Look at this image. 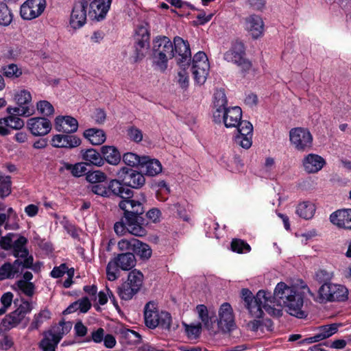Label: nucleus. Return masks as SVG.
<instances>
[{"mask_svg":"<svg viewBox=\"0 0 351 351\" xmlns=\"http://www.w3.org/2000/svg\"><path fill=\"white\" fill-rule=\"evenodd\" d=\"M305 293L301 289L295 286H288L284 282H280L276 286L274 294L264 290L257 292L254 296L252 291L243 288L241 291V298L252 317H263V308L268 311L271 309L270 304H277L287 308V312L298 318L306 317L307 314L302 311Z\"/></svg>","mask_w":351,"mask_h":351,"instance_id":"obj_1","label":"nucleus"},{"mask_svg":"<svg viewBox=\"0 0 351 351\" xmlns=\"http://www.w3.org/2000/svg\"><path fill=\"white\" fill-rule=\"evenodd\" d=\"M152 56L154 65L164 72L169 60L174 57L173 43L167 36H157L154 39Z\"/></svg>","mask_w":351,"mask_h":351,"instance_id":"obj_2","label":"nucleus"},{"mask_svg":"<svg viewBox=\"0 0 351 351\" xmlns=\"http://www.w3.org/2000/svg\"><path fill=\"white\" fill-rule=\"evenodd\" d=\"M144 319L147 327L154 329L160 327L169 330L171 324V315L167 311L159 312L157 304L153 301L147 302L144 308Z\"/></svg>","mask_w":351,"mask_h":351,"instance_id":"obj_3","label":"nucleus"},{"mask_svg":"<svg viewBox=\"0 0 351 351\" xmlns=\"http://www.w3.org/2000/svg\"><path fill=\"white\" fill-rule=\"evenodd\" d=\"M136 260L133 253L127 252L117 254L106 266V276L110 281L117 280L120 275V270L130 271L135 267Z\"/></svg>","mask_w":351,"mask_h":351,"instance_id":"obj_4","label":"nucleus"},{"mask_svg":"<svg viewBox=\"0 0 351 351\" xmlns=\"http://www.w3.org/2000/svg\"><path fill=\"white\" fill-rule=\"evenodd\" d=\"M96 191L100 193L99 196L112 199L121 198V200H126L134 195L133 191L128 188L119 178H109L104 187L99 186Z\"/></svg>","mask_w":351,"mask_h":351,"instance_id":"obj_5","label":"nucleus"},{"mask_svg":"<svg viewBox=\"0 0 351 351\" xmlns=\"http://www.w3.org/2000/svg\"><path fill=\"white\" fill-rule=\"evenodd\" d=\"M245 48L241 41L236 40L231 47L223 54V58L227 62H232L240 67L242 73H248L252 68V62L245 58Z\"/></svg>","mask_w":351,"mask_h":351,"instance_id":"obj_6","label":"nucleus"},{"mask_svg":"<svg viewBox=\"0 0 351 351\" xmlns=\"http://www.w3.org/2000/svg\"><path fill=\"white\" fill-rule=\"evenodd\" d=\"M143 274L136 269L131 271L125 282L118 287L117 293L123 300H130L138 292L143 285Z\"/></svg>","mask_w":351,"mask_h":351,"instance_id":"obj_7","label":"nucleus"},{"mask_svg":"<svg viewBox=\"0 0 351 351\" xmlns=\"http://www.w3.org/2000/svg\"><path fill=\"white\" fill-rule=\"evenodd\" d=\"M322 302H345L348 298V289L341 285L324 283L318 290Z\"/></svg>","mask_w":351,"mask_h":351,"instance_id":"obj_8","label":"nucleus"},{"mask_svg":"<svg viewBox=\"0 0 351 351\" xmlns=\"http://www.w3.org/2000/svg\"><path fill=\"white\" fill-rule=\"evenodd\" d=\"M209 62L206 54L204 51H198L192 59L191 71L193 78L199 85L205 83L209 71Z\"/></svg>","mask_w":351,"mask_h":351,"instance_id":"obj_9","label":"nucleus"},{"mask_svg":"<svg viewBox=\"0 0 351 351\" xmlns=\"http://www.w3.org/2000/svg\"><path fill=\"white\" fill-rule=\"evenodd\" d=\"M291 145L299 152H308L313 146V136L308 129L292 128L289 132Z\"/></svg>","mask_w":351,"mask_h":351,"instance_id":"obj_10","label":"nucleus"},{"mask_svg":"<svg viewBox=\"0 0 351 351\" xmlns=\"http://www.w3.org/2000/svg\"><path fill=\"white\" fill-rule=\"evenodd\" d=\"M90 19L96 21L104 20L110 8L112 0H83Z\"/></svg>","mask_w":351,"mask_h":351,"instance_id":"obj_11","label":"nucleus"},{"mask_svg":"<svg viewBox=\"0 0 351 351\" xmlns=\"http://www.w3.org/2000/svg\"><path fill=\"white\" fill-rule=\"evenodd\" d=\"M117 176L128 188L140 189L145 183L144 175L132 168H121L117 172Z\"/></svg>","mask_w":351,"mask_h":351,"instance_id":"obj_12","label":"nucleus"},{"mask_svg":"<svg viewBox=\"0 0 351 351\" xmlns=\"http://www.w3.org/2000/svg\"><path fill=\"white\" fill-rule=\"evenodd\" d=\"M134 44V62H137L142 60L147 53L150 47V34L149 31L144 27H140L135 36Z\"/></svg>","mask_w":351,"mask_h":351,"instance_id":"obj_13","label":"nucleus"},{"mask_svg":"<svg viewBox=\"0 0 351 351\" xmlns=\"http://www.w3.org/2000/svg\"><path fill=\"white\" fill-rule=\"evenodd\" d=\"M174 57L177 55V63L180 67H189L191 62V52L189 43L180 36L173 38Z\"/></svg>","mask_w":351,"mask_h":351,"instance_id":"obj_14","label":"nucleus"},{"mask_svg":"<svg viewBox=\"0 0 351 351\" xmlns=\"http://www.w3.org/2000/svg\"><path fill=\"white\" fill-rule=\"evenodd\" d=\"M124 215L122 218L128 226V231L136 237H143L147 234L145 220L142 216H138L129 212V209L123 210Z\"/></svg>","mask_w":351,"mask_h":351,"instance_id":"obj_15","label":"nucleus"},{"mask_svg":"<svg viewBox=\"0 0 351 351\" xmlns=\"http://www.w3.org/2000/svg\"><path fill=\"white\" fill-rule=\"evenodd\" d=\"M88 9L83 0L75 1L73 3L69 19V25L73 29L82 27L87 21Z\"/></svg>","mask_w":351,"mask_h":351,"instance_id":"obj_16","label":"nucleus"},{"mask_svg":"<svg viewBox=\"0 0 351 351\" xmlns=\"http://www.w3.org/2000/svg\"><path fill=\"white\" fill-rule=\"evenodd\" d=\"M235 128L237 129L238 133L234 136V143L244 149H249L252 144V124L247 120H243L241 123Z\"/></svg>","mask_w":351,"mask_h":351,"instance_id":"obj_17","label":"nucleus"},{"mask_svg":"<svg viewBox=\"0 0 351 351\" xmlns=\"http://www.w3.org/2000/svg\"><path fill=\"white\" fill-rule=\"evenodd\" d=\"M46 8V0H27L20 9V15L24 20L38 17Z\"/></svg>","mask_w":351,"mask_h":351,"instance_id":"obj_18","label":"nucleus"},{"mask_svg":"<svg viewBox=\"0 0 351 351\" xmlns=\"http://www.w3.org/2000/svg\"><path fill=\"white\" fill-rule=\"evenodd\" d=\"M27 128L34 136H43L48 134L51 130V121L41 117L29 118L27 121Z\"/></svg>","mask_w":351,"mask_h":351,"instance_id":"obj_19","label":"nucleus"},{"mask_svg":"<svg viewBox=\"0 0 351 351\" xmlns=\"http://www.w3.org/2000/svg\"><path fill=\"white\" fill-rule=\"evenodd\" d=\"M218 326L225 332H230L236 327L232 308L228 302H224L219 308Z\"/></svg>","mask_w":351,"mask_h":351,"instance_id":"obj_20","label":"nucleus"},{"mask_svg":"<svg viewBox=\"0 0 351 351\" xmlns=\"http://www.w3.org/2000/svg\"><path fill=\"white\" fill-rule=\"evenodd\" d=\"M221 119L226 128H235L243 121L242 110L239 106L228 108L222 110Z\"/></svg>","mask_w":351,"mask_h":351,"instance_id":"obj_21","label":"nucleus"},{"mask_svg":"<svg viewBox=\"0 0 351 351\" xmlns=\"http://www.w3.org/2000/svg\"><path fill=\"white\" fill-rule=\"evenodd\" d=\"M86 180L90 184L88 186V190L99 196L100 193L97 192L96 189L99 186L104 187L109 178L104 172L100 170H95L87 171L86 173Z\"/></svg>","mask_w":351,"mask_h":351,"instance_id":"obj_22","label":"nucleus"},{"mask_svg":"<svg viewBox=\"0 0 351 351\" xmlns=\"http://www.w3.org/2000/svg\"><path fill=\"white\" fill-rule=\"evenodd\" d=\"M330 222L346 230H351V208L339 209L330 215Z\"/></svg>","mask_w":351,"mask_h":351,"instance_id":"obj_23","label":"nucleus"},{"mask_svg":"<svg viewBox=\"0 0 351 351\" xmlns=\"http://www.w3.org/2000/svg\"><path fill=\"white\" fill-rule=\"evenodd\" d=\"M326 164L325 159L316 154H308L302 160L304 169L308 173H317Z\"/></svg>","mask_w":351,"mask_h":351,"instance_id":"obj_24","label":"nucleus"},{"mask_svg":"<svg viewBox=\"0 0 351 351\" xmlns=\"http://www.w3.org/2000/svg\"><path fill=\"white\" fill-rule=\"evenodd\" d=\"M78 122L71 116H58L55 119V129L63 133L71 134L77 130Z\"/></svg>","mask_w":351,"mask_h":351,"instance_id":"obj_25","label":"nucleus"},{"mask_svg":"<svg viewBox=\"0 0 351 351\" xmlns=\"http://www.w3.org/2000/svg\"><path fill=\"white\" fill-rule=\"evenodd\" d=\"M245 28L254 39H257L263 35L264 23L259 16L252 14L246 18Z\"/></svg>","mask_w":351,"mask_h":351,"instance_id":"obj_26","label":"nucleus"},{"mask_svg":"<svg viewBox=\"0 0 351 351\" xmlns=\"http://www.w3.org/2000/svg\"><path fill=\"white\" fill-rule=\"evenodd\" d=\"M228 99L223 89L217 90L214 94V106L216 110L213 112V121L217 123L221 122L222 110L228 108Z\"/></svg>","mask_w":351,"mask_h":351,"instance_id":"obj_27","label":"nucleus"},{"mask_svg":"<svg viewBox=\"0 0 351 351\" xmlns=\"http://www.w3.org/2000/svg\"><path fill=\"white\" fill-rule=\"evenodd\" d=\"M82 158L86 165L101 167L104 165V160L101 150L98 152L94 148L82 149L80 152Z\"/></svg>","mask_w":351,"mask_h":351,"instance_id":"obj_28","label":"nucleus"},{"mask_svg":"<svg viewBox=\"0 0 351 351\" xmlns=\"http://www.w3.org/2000/svg\"><path fill=\"white\" fill-rule=\"evenodd\" d=\"M140 167L148 176H155L162 171V165L160 161L147 156H143Z\"/></svg>","mask_w":351,"mask_h":351,"instance_id":"obj_29","label":"nucleus"},{"mask_svg":"<svg viewBox=\"0 0 351 351\" xmlns=\"http://www.w3.org/2000/svg\"><path fill=\"white\" fill-rule=\"evenodd\" d=\"M145 198L143 196L141 199H132V198L126 200H121L119 206L121 210L129 209V212L138 216H141L144 212L143 202Z\"/></svg>","mask_w":351,"mask_h":351,"instance_id":"obj_30","label":"nucleus"},{"mask_svg":"<svg viewBox=\"0 0 351 351\" xmlns=\"http://www.w3.org/2000/svg\"><path fill=\"white\" fill-rule=\"evenodd\" d=\"M101 153L103 157L104 165L107 162L111 165H117L121 160V154L114 146H101Z\"/></svg>","mask_w":351,"mask_h":351,"instance_id":"obj_31","label":"nucleus"},{"mask_svg":"<svg viewBox=\"0 0 351 351\" xmlns=\"http://www.w3.org/2000/svg\"><path fill=\"white\" fill-rule=\"evenodd\" d=\"M24 319L25 317L16 311L6 315L0 324V334L16 327Z\"/></svg>","mask_w":351,"mask_h":351,"instance_id":"obj_32","label":"nucleus"},{"mask_svg":"<svg viewBox=\"0 0 351 351\" xmlns=\"http://www.w3.org/2000/svg\"><path fill=\"white\" fill-rule=\"evenodd\" d=\"M24 319L25 317L16 311L6 315L0 324V334L16 327Z\"/></svg>","mask_w":351,"mask_h":351,"instance_id":"obj_33","label":"nucleus"},{"mask_svg":"<svg viewBox=\"0 0 351 351\" xmlns=\"http://www.w3.org/2000/svg\"><path fill=\"white\" fill-rule=\"evenodd\" d=\"M44 337L39 342V348L43 351H56L58 343L61 341L60 336H54L51 330L45 332Z\"/></svg>","mask_w":351,"mask_h":351,"instance_id":"obj_34","label":"nucleus"},{"mask_svg":"<svg viewBox=\"0 0 351 351\" xmlns=\"http://www.w3.org/2000/svg\"><path fill=\"white\" fill-rule=\"evenodd\" d=\"M83 136L93 145H100L104 143L106 139L104 131L97 128L86 130L83 133Z\"/></svg>","mask_w":351,"mask_h":351,"instance_id":"obj_35","label":"nucleus"},{"mask_svg":"<svg viewBox=\"0 0 351 351\" xmlns=\"http://www.w3.org/2000/svg\"><path fill=\"white\" fill-rule=\"evenodd\" d=\"M134 242L132 253H133L134 256H138L140 259L143 261L148 260L152 254V250L150 246L138 239H136V241Z\"/></svg>","mask_w":351,"mask_h":351,"instance_id":"obj_36","label":"nucleus"},{"mask_svg":"<svg viewBox=\"0 0 351 351\" xmlns=\"http://www.w3.org/2000/svg\"><path fill=\"white\" fill-rule=\"evenodd\" d=\"M315 212V204L309 201L300 203L296 208V213L304 219H311Z\"/></svg>","mask_w":351,"mask_h":351,"instance_id":"obj_37","label":"nucleus"},{"mask_svg":"<svg viewBox=\"0 0 351 351\" xmlns=\"http://www.w3.org/2000/svg\"><path fill=\"white\" fill-rule=\"evenodd\" d=\"M0 72L3 77L14 80L20 77L23 74L21 68L19 67L16 64L11 63L1 66Z\"/></svg>","mask_w":351,"mask_h":351,"instance_id":"obj_38","label":"nucleus"},{"mask_svg":"<svg viewBox=\"0 0 351 351\" xmlns=\"http://www.w3.org/2000/svg\"><path fill=\"white\" fill-rule=\"evenodd\" d=\"M51 317V313L49 310L45 308L41 310L38 314L34 315V320L31 323L30 329L37 330L42 325V324L47 320L50 319Z\"/></svg>","mask_w":351,"mask_h":351,"instance_id":"obj_39","label":"nucleus"},{"mask_svg":"<svg viewBox=\"0 0 351 351\" xmlns=\"http://www.w3.org/2000/svg\"><path fill=\"white\" fill-rule=\"evenodd\" d=\"M12 181L10 176H3L0 172V197L3 199L12 192Z\"/></svg>","mask_w":351,"mask_h":351,"instance_id":"obj_40","label":"nucleus"},{"mask_svg":"<svg viewBox=\"0 0 351 351\" xmlns=\"http://www.w3.org/2000/svg\"><path fill=\"white\" fill-rule=\"evenodd\" d=\"M3 123L14 130H20L24 126L23 120L14 115H9L8 117L0 119V124Z\"/></svg>","mask_w":351,"mask_h":351,"instance_id":"obj_41","label":"nucleus"},{"mask_svg":"<svg viewBox=\"0 0 351 351\" xmlns=\"http://www.w3.org/2000/svg\"><path fill=\"white\" fill-rule=\"evenodd\" d=\"M13 15L5 2H0V25L8 26L12 21Z\"/></svg>","mask_w":351,"mask_h":351,"instance_id":"obj_42","label":"nucleus"},{"mask_svg":"<svg viewBox=\"0 0 351 351\" xmlns=\"http://www.w3.org/2000/svg\"><path fill=\"white\" fill-rule=\"evenodd\" d=\"M230 247L232 252L238 254L247 253L251 250L250 245L241 239H233L231 241Z\"/></svg>","mask_w":351,"mask_h":351,"instance_id":"obj_43","label":"nucleus"},{"mask_svg":"<svg viewBox=\"0 0 351 351\" xmlns=\"http://www.w3.org/2000/svg\"><path fill=\"white\" fill-rule=\"evenodd\" d=\"M84 162H79L75 165L69 164L68 162L64 163V167L66 170L71 171V174L74 177H80L82 175H85L87 173V169Z\"/></svg>","mask_w":351,"mask_h":351,"instance_id":"obj_44","label":"nucleus"},{"mask_svg":"<svg viewBox=\"0 0 351 351\" xmlns=\"http://www.w3.org/2000/svg\"><path fill=\"white\" fill-rule=\"evenodd\" d=\"M33 262L34 258L32 256H30L28 258L23 261L16 259L13 263H11L12 271L16 275L21 272V267H22V269H31L33 266Z\"/></svg>","mask_w":351,"mask_h":351,"instance_id":"obj_45","label":"nucleus"},{"mask_svg":"<svg viewBox=\"0 0 351 351\" xmlns=\"http://www.w3.org/2000/svg\"><path fill=\"white\" fill-rule=\"evenodd\" d=\"M123 162L131 167H137L141 165L142 162L143 156H138L132 152L125 153L122 156Z\"/></svg>","mask_w":351,"mask_h":351,"instance_id":"obj_46","label":"nucleus"},{"mask_svg":"<svg viewBox=\"0 0 351 351\" xmlns=\"http://www.w3.org/2000/svg\"><path fill=\"white\" fill-rule=\"evenodd\" d=\"M340 324H331L328 325H324L319 328L320 332L318 335L322 340L329 338L338 331V328Z\"/></svg>","mask_w":351,"mask_h":351,"instance_id":"obj_47","label":"nucleus"},{"mask_svg":"<svg viewBox=\"0 0 351 351\" xmlns=\"http://www.w3.org/2000/svg\"><path fill=\"white\" fill-rule=\"evenodd\" d=\"M14 100L20 107H29L28 104L32 101V95L27 90H21L15 94Z\"/></svg>","mask_w":351,"mask_h":351,"instance_id":"obj_48","label":"nucleus"},{"mask_svg":"<svg viewBox=\"0 0 351 351\" xmlns=\"http://www.w3.org/2000/svg\"><path fill=\"white\" fill-rule=\"evenodd\" d=\"M169 210L171 213H176L179 218L182 219L184 221H189L190 217L187 214L186 210L184 205H182L179 202L169 205L168 207Z\"/></svg>","mask_w":351,"mask_h":351,"instance_id":"obj_49","label":"nucleus"},{"mask_svg":"<svg viewBox=\"0 0 351 351\" xmlns=\"http://www.w3.org/2000/svg\"><path fill=\"white\" fill-rule=\"evenodd\" d=\"M80 144L81 139L77 136L63 134L62 144H61L62 148L72 149L78 147Z\"/></svg>","mask_w":351,"mask_h":351,"instance_id":"obj_50","label":"nucleus"},{"mask_svg":"<svg viewBox=\"0 0 351 351\" xmlns=\"http://www.w3.org/2000/svg\"><path fill=\"white\" fill-rule=\"evenodd\" d=\"M199 319L206 328H209L213 322L212 318L208 315L207 307L204 304H199L196 306Z\"/></svg>","mask_w":351,"mask_h":351,"instance_id":"obj_51","label":"nucleus"},{"mask_svg":"<svg viewBox=\"0 0 351 351\" xmlns=\"http://www.w3.org/2000/svg\"><path fill=\"white\" fill-rule=\"evenodd\" d=\"M16 285L19 289L27 296L32 297L34 294L35 285L33 282L19 280L16 282Z\"/></svg>","mask_w":351,"mask_h":351,"instance_id":"obj_52","label":"nucleus"},{"mask_svg":"<svg viewBox=\"0 0 351 351\" xmlns=\"http://www.w3.org/2000/svg\"><path fill=\"white\" fill-rule=\"evenodd\" d=\"M36 106L39 112L44 116L43 117L53 115L54 113V108L48 101H39Z\"/></svg>","mask_w":351,"mask_h":351,"instance_id":"obj_53","label":"nucleus"},{"mask_svg":"<svg viewBox=\"0 0 351 351\" xmlns=\"http://www.w3.org/2000/svg\"><path fill=\"white\" fill-rule=\"evenodd\" d=\"M15 276L12 271V266L10 262L4 263L0 267V281L5 279H12Z\"/></svg>","mask_w":351,"mask_h":351,"instance_id":"obj_54","label":"nucleus"},{"mask_svg":"<svg viewBox=\"0 0 351 351\" xmlns=\"http://www.w3.org/2000/svg\"><path fill=\"white\" fill-rule=\"evenodd\" d=\"M6 111L9 115H14L15 117H29L32 114L29 107H20L19 106L16 107L8 106Z\"/></svg>","mask_w":351,"mask_h":351,"instance_id":"obj_55","label":"nucleus"},{"mask_svg":"<svg viewBox=\"0 0 351 351\" xmlns=\"http://www.w3.org/2000/svg\"><path fill=\"white\" fill-rule=\"evenodd\" d=\"M184 326L186 333L189 339H195L199 336L202 330V324L200 323L190 325L184 324Z\"/></svg>","mask_w":351,"mask_h":351,"instance_id":"obj_56","label":"nucleus"},{"mask_svg":"<svg viewBox=\"0 0 351 351\" xmlns=\"http://www.w3.org/2000/svg\"><path fill=\"white\" fill-rule=\"evenodd\" d=\"M127 135L131 141L135 143H139L143 140L142 131L134 125L127 129Z\"/></svg>","mask_w":351,"mask_h":351,"instance_id":"obj_57","label":"nucleus"},{"mask_svg":"<svg viewBox=\"0 0 351 351\" xmlns=\"http://www.w3.org/2000/svg\"><path fill=\"white\" fill-rule=\"evenodd\" d=\"M59 325L61 326V328H58V330L56 332H53V335L60 336L62 339L64 335L69 333L71 330L72 328V323L71 322H65L64 319H62L59 322Z\"/></svg>","mask_w":351,"mask_h":351,"instance_id":"obj_58","label":"nucleus"},{"mask_svg":"<svg viewBox=\"0 0 351 351\" xmlns=\"http://www.w3.org/2000/svg\"><path fill=\"white\" fill-rule=\"evenodd\" d=\"M332 278V274L326 269H320L315 273V280L319 282L328 283Z\"/></svg>","mask_w":351,"mask_h":351,"instance_id":"obj_59","label":"nucleus"},{"mask_svg":"<svg viewBox=\"0 0 351 351\" xmlns=\"http://www.w3.org/2000/svg\"><path fill=\"white\" fill-rule=\"evenodd\" d=\"M104 329L102 328H99L96 330H94L91 333V338L86 339V341L90 342L93 340L95 343H101L104 338Z\"/></svg>","mask_w":351,"mask_h":351,"instance_id":"obj_60","label":"nucleus"},{"mask_svg":"<svg viewBox=\"0 0 351 351\" xmlns=\"http://www.w3.org/2000/svg\"><path fill=\"white\" fill-rule=\"evenodd\" d=\"M74 332L75 337H83L86 335L88 328L80 320L74 326Z\"/></svg>","mask_w":351,"mask_h":351,"instance_id":"obj_61","label":"nucleus"},{"mask_svg":"<svg viewBox=\"0 0 351 351\" xmlns=\"http://www.w3.org/2000/svg\"><path fill=\"white\" fill-rule=\"evenodd\" d=\"M32 308V307L30 302L23 300L22 304H21L15 311L21 314V316L25 317L26 315L31 312Z\"/></svg>","mask_w":351,"mask_h":351,"instance_id":"obj_62","label":"nucleus"},{"mask_svg":"<svg viewBox=\"0 0 351 351\" xmlns=\"http://www.w3.org/2000/svg\"><path fill=\"white\" fill-rule=\"evenodd\" d=\"M66 269H67L66 264L62 263L60 266L53 267L50 273V276L53 278H60L66 274Z\"/></svg>","mask_w":351,"mask_h":351,"instance_id":"obj_63","label":"nucleus"},{"mask_svg":"<svg viewBox=\"0 0 351 351\" xmlns=\"http://www.w3.org/2000/svg\"><path fill=\"white\" fill-rule=\"evenodd\" d=\"M12 234L9 233L5 237H2L0 239V246L3 250H9L12 249Z\"/></svg>","mask_w":351,"mask_h":351,"instance_id":"obj_64","label":"nucleus"}]
</instances>
